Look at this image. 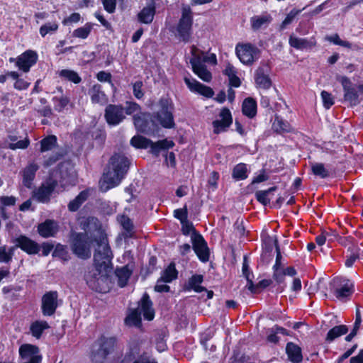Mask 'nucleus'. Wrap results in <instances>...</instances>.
<instances>
[{"mask_svg": "<svg viewBox=\"0 0 363 363\" xmlns=\"http://www.w3.org/2000/svg\"><path fill=\"white\" fill-rule=\"evenodd\" d=\"M57 145V138L55 135H49L40 141V152H47L52 150Z\"/></svg>", "mask_w": 363, "mask_h": 363, "instance_id": "42", "label": "nucleus"}, {"mask_svg": "<svg viewBox=\"0 0 363 363\" xmlns=\"http://www.w3.org/2000/svg\"><path fill=\"white\" fill-rule=\"evenodd\" d=\"M58 306V293L56 291L46 292L42 297L41 309L45 316L52 315Z\"/></svg>", "mask_w": 363, "mask_h": 363, "instance_id": "14", "label": "nucleus"}, {"mask_svg": "<svg viewBox=\"0 0 363 363\" xmlns=\"http://www.w3.org/2000/svg\"><path fill=\"white\" fill-rule=\"evenodd\" d=\"M129 161L126 157L120 154L113 155L109 161V169L104 174V182L107 186L104 191L118 186L129 169Z\"/></svg>", "mask_w": 363, "mask_h": 363, "instance_id": "2", "label": "nucleus"}, {"mask_svg": "<svg viewBox=\"0 0 363 363\" xmlns=\"http://www.w3.org/2000/svg\"><path fill=\"white\" fill-rule=\"evenodd\" d=\"M182 223V233L185 235H188L191 233H193V231H196L194 228V226L191 223H190L188 220L181 223Z\"/></svg>", "mask_w": 363, "mask_h": 363, "instance_id": "57", "label": "nucleus"}, {"mask_svg": "<svg viewBox=\"0 0 363 363\" xmlns=\"http://www.w3.org/2000/svg\"><path fill=\"white\" fill-rule=\"evenodd\" d=\"M155 15V2L152 1L138 13V20L140 23L150 24L152 22Z\"/></svg>", "mask_w": 363, "mask_h": 363, "instance_id": "25", "label": "nucleus"}, {"mask_svg": "<svg viewBox=\"0 0 363 363\" xmlns=\"http://www.w3.org/2000/svg\"><path fill=\"white\" fill-rule=\"evenodd\" d=\"M89 196V190L81 191L73 200L68 203V210L71 212L77 211L80 206L87 200Z\"/></svg>", "mask_w": 363, "mask_h": 363, "instance_id": "30", "label": "nucleus"}, {"mask_svg": "<svg viewBox=\"0 0 363 363\" xmlns=\"http://www.w3.org/2000/svg\"><path fill=\"white\" fill-rule=\"evenodd\" d=\"M21 363H40L42 355L39 348L33 345L24 344L19 348Z\"/></svg>", "mask_w": 363, "mask_h": 363, "instance_id": "13", "label": "nucleus"}, {"mask_svg": "<svg viewBox=\"0 0 363 363\" xmlns=\"http://www.w3.org/2000/svg\"><path fill=\"white\" fill-rule=\"evenodd\" d=\"M88 94L90 96L91 101L93 104L105 105L108 102V97L103 91L101 84H94L89 89Z\"/></svg>", "mask_w": 363, "mask_h": 363, "instance_id": "24", "label": "nucleus"}, {"mask_svg": "<svg viewBox=\"0 0 363 363\" xmlns=\"http://www.w3.org/2000/svg\"><path fill=\"white\" fill-rule=\"evenodd\" d=\"M16 247L28 255H37L40 250V245L37 242L24 235L16 237Z\"/></svg>", "mask_w": 363, "mask_h": 363, "instance_id": "17", "label": "nucleus"}, {"mask_svg": "<svg viewBox=\"0 0 363 363\" xmlns=\"http://www.w3.org/2000/svg\"><path fill=\"white\" fill-rule=\"evenodd\" d=\"M145 319L152 320L155 317L152 302L147 294L145 293L139 302V306L134 309L125 318V323L135 327L141 326V314Z\"/></svg>", "mask_w": 363, "mask_h": 363, "instance_id": "5", "label": "nucleus"}, {"mask_svg": "<svg viewBox=\"0 0 363 363\" xmlns=\"http://www.w3.org/2000/svg\"><path fill=\"white\" fill-rule=\"evenodd\" d=\"M30 141L28 138L19 140L15 143H10L9 147L11 150L26 149L29 145Z\"/></svg>", "mask_w": 363, "mask_h": 363, "instance_id": "53", "label": "nucleus"}, {"mask_svg": "<svg viewBox=\"0 0 363 363\" xmlns=\"http://www.w3.org/2000/svg\"><path fill=\"white\" fill-rule=\"evenodd\" d=\"M59 28V24L56 21L46 22L40 28L39 33L44 38L45 35L55 33Z\"/></svg>", "mask_w": 363, "mask_h": 363, "instance_id": "38", "label": "nucleus"}, {"mask_svg": "<svg viewBox=\"0 0 363 363\" xmlns=\"http://www.w3.org/2000/svg\"><path fill=\"white\" fill-rule=\"evenodd\" d=\"M203 281V277L201 274L193 275L188 281L187 289H193L197 293L206 291V289L200 284Z\"/></svg>", "mask_w": 363, "mask_h": 363, "instance_id": "37", "label": "nucleus"}, {"mask_svg": "<svg viewBox=\"0 0 363 363\" xmlns=\"http://www.w3.org/2000/svg\"><path fill=\"white\" fill-rule=\"evenodd\" d=\"M58 230V224L53 220H46L45 222L40 223L38 226L39 235L45 238L55 237Z\"/></svg>", "mask_w": 363, "mask_h": 363, "instance_id": "23", "label": "nucleus"}, {"mask_svg": "<svg viewBox=\"0 0 363 363\" xmlns=\"http://www.w3.org/2000/svg\"><path fill=\"white\" fill-rule=\"evenodd\" d=\"M91 29L92 25L91 23H86L84 26L75 29L72 33V36L85 39L90 34Z\"/></svg>", "mask_w": 363, "mask_h": 363, "instance_id": "46", "label": "nucleus"}, {"mask_svg": "<svg viewBox=\"0 0 363 363\" xmlns=\"http://www.w3.org/2000/svg\"><path fill=\"white\" fill-rule=\"evenodd\" d=\"M59 76L74 84H79L82 81L79 74L70 69H62L59 72Z\"/></svg>", "mask_w": 363, "mask_h": 363, "instance_id": "44", "label": "nucleus"}, {"mask_svg": "<svg viewBox=\"0 0 363 363\" xmlns=\"http://www.w3.org/2000/svg\"><path fill=\"white\" fill-rule=\"evenodd\" d=\"M277 186H272L267 190L264 191H257L255 193V197L257 200L263 204L264 206H267L270 203L269 195L272 194L274 191L277 190Z\"/></svg>", "mask_w": 363, "mask_h": 363, "instance_id": "40", "label": "nucleus"}, {"mask_svg": "<svg viewBox=\"0 0 363 363\" xmlns=\"http://www.w3.org/2000/svg\"><path fill=\"white\" fill-rule=\"evenodd\" d=\"M193 25V11L189 5H182V15L179 20L177 31L182 41L189 42Z\"/></svg>", "mask_w": 363, "mask_h": 363, "instance_id": "8", "label": "nucleus"}, {"mask_svg": "<svg viewBox=\"0 0 363 363\" xmlns=\"http://www.w3.org/2000/svg\"><path fill=\"white\" fill-rule=\"evenodd\" d=\"M194 72L203 81L209 82L212 79L211 73L202 62L201 58L195 57L190 60Z\"/></svg>", "mask_w": 363, "mask_h": 363, "instance_id": "21", "label": "nucleus"}, {"mask_svg": "<svg viewBox=\"0 0 363 363\" xmlns=\"http://www.w3.org/2000/svg\"><path fill=\"white\" fill-rule=\"evenodd\" d=\"M247 168L245 164H238L233 169V178L238 181L245 179L247 177Z\"/></svg>", "mask_w": 363, "mask_h": 363, "instance_id": "41", "label": "nucleus"}, {"mask_svg": "<svg viewBox=\"0 0 363 363\" xmlns=\"http://www.w3.org/2000/svg\"><path fill=\"white\" fill-rule=\"evenodd\" d=\"M164 128H172L175 123L172 110H169L165 103L162 102L161 109L154 116Z\"/></svg>", "mask_w": 363, "mask_h": 363, "instance_id": "19", "label": "nucleus"}, {"mask_svg": "<svg viewBox=\"0 0 363 363\" xmlns=\"http://www.w3.org/2000/svg\"><path fill=\"white\" fill-rule=\"evenodd\" d=\"M80 18L81 16L79 13H73L67 18H65L63 20L62 23L63 25L67 26L74 23H77L80 21Z\"/></svg>", "mask_w": 363, "mask_h": 363, "instance_id": "59", "label": "nucleus"}, {"mask_svg": "<svg viewBox=\"0 0 363 363\" xmlns=\"http://www.w3.org/2000/svg\"><path fill=\"white\" fill-rule=\"evenodd\" d=\"M321 97L323 99V106L325 108H330L334 104V99L331 94L326 91L321 92Z\"/></svg>", "mask_w": 363, "mask_h": 363, "instance_id": "52", "label": "nucleus"}, {"mask_svg": "<svg viewBox=\"0 0 363 363\" xmlns=\"http://www.w3.org/2000/svg\"><path fill=\"white\" fill-rule=\"evenodd\" d=\"M289 45L297 50H304L312 48L316 45L314 38L310 40L306 38H300L294 35H291L289 40Z\"/></svg>", "mask_w": 363, "mask_h": 363, "instance_id": "28", "label": "nucleus"}, {"mask_svg": "<svg viewBox=\"0 0 363 363\" xmlns=\"http://www.w3.org/2000/svg\"><path fill=\"white\" fill-rule=\"evenodd\" d=\"M192 247L199 259L202 262H206L209 259L210 252L207 243L201 234L196 231H193L191 235Z\"/></svg>", "mask_w": 363, "mask_h": 363, "instance_id": "12", "label": "nucleus"}, {"mask_svg": "<svg viewBox=\"0 0 363 363\" xmlns=\"http://www.w3.org/2000/svg\"><path fill=\"white\" fill-rule=\"evenodd\" d=\"M102 4L107 12L112 13L115 11L116 0H102Z\"/></svg>", "mask_w": 363, "mask_h": 363, "instance_id": "56", "label": "nucleus"}, {"mask_svg": "<svg viewBox=\"0 0 363 363\" xmlns=\"http://www.w3.org/2000/svg\"><path fill=\"white\" fill-rule=\"evenodd\" d=\"M219 117L220 118V120H216L213 122V133L216 134L226 131L227 128L233 123L230 111L227 108L221 109Z\"/></svg>", "mask_w": 363, "mask_h": 363, "instance_id": "18", "label": "nucleus"}, {"mask_svg": "<svg viewBox=\"0 0 363 363\" xmlns=\"http://www.w3.org/2000/svg\"><path fill=\"white\" fill-rule=\"evenodd\" d=\"M359 257V253L357 252H351L350 255L347 256L345 260V266L347 267H351L354 262L358 259Z\"/></svg>", "mask_w": 363, "mask_h": 363, "instance_id": "60", "label": "nucleus"}, {"mask_svg": "<svg viewBox=\"0 0 363 363\" xmlns=\"http://www.w3.org/2000/svg\"><path fill=\"white\" fill-rule=\"evenodd\" d=\"M142 87H143V82L141 81H138L134 83L133 84V94L134 96L140 99H141L144 94L142 91Z\"/></svg>", "mask_w": 363, "mask_h": 363, "instance_id": "58", "label": "nucleus"}, {"mask_svg": "<svg viewBox=\"0 0 363 363\" xmlns=\"http://www.w3.org/2000/svg\"><path fill=\"white\" fill-rule=\"evenodd\" d=\"M52 101L55 104V110L57 112H62L69 103V98L66 96H62L60 97L55 96L52 98Z\"/></svg>", "mask_w": 363, "mask_h": 363, "instance_id": "48", "label": "nucleus"}, {"mask_svg": "<svg viewBox=\"0 0 363 363\" xmlns=\"http://www.w3.org/2000/svg\"><path fill=\"white\" fill-rule=\"evenodd\" d=\"M112 267L105 266H94L89 267L84 274V279L90 289L99 292L106 293L109 289L108 274Z\"/></svg>", "mask_w": 363, "mask_h": 363, "instance_id": "3", "label": "nucleus"}, {"mask_svg": "<svg viewBox=\"0 0 363 363\" xmlns=\"http://www.w3.org/2000/svg\"><path fill=\"white\" fill-rule=\"evenodd\" d=\"M96 78L99 82L111 83V74L109 72L101 71L97 73Z\"/></svg>", "mask_w": 363, "mask_h": 363, "instance_id": "62", "label": "nucleus"}, {"mask_svg": "<svg viewBox=\"0 0 363 363\" xmlns=\"http://www.w3.org/2000/svg\"><path fill=\"white\" fill-rule=\"evenodd\" d=\"M163 281L161 280V278H160L157 280V284L155 286V291L157 292H168L170 289V287L162 283Z\"/></svg>", "mask_w": 363, "mask_h": 363, "instance_id": "64", "label": "nucleus"}, {"mask_svg": "<svg viewBox=\"0 0 363 363\" xmlns=\"http://www.w3.org/2000/svg\"><path fill=\"white\" fill-rule=\"evenodd\" d=\"M286 353L292 363H301L303 360L301 348L294 342L286 344Z\"/></svg>", "mask_w": 363, "mask_h": 363, "instance_id": "26", "label": "nucleus"}, {"mask_svg": "<svg viewBox=\"0 0 363 363\" xmlns=\"http://www.w3.org/2000/svg\"><path fill=\"white\" fill-rule=\"evenodd\" d=\"M149 115L146 113L136 114L133 116L134 125L138 131L145 134H150L152 130L149 126Z\"/></svg>", "mask_w": 363, "mask_h": 363, "instance_id": "27", "label": "nucleus"}, {"mask_svg": "<svg viewBox=\"0 0 363 363\" xmlns=\"http://www.w3.org/2000/svg\"><path fill=\"white\" fill-rule=\"evenodd\" d=\"M270 69L267 64H262L255 71V80L259 88L269 89L272 86V80L269 73Z\"/></svg>", "mask_w": 363, "mask_h": 363, "instance_id": "16", "label": "nucleus"}, {"mask_svg": "<svg viewBox=\"0 0 363 363\" xmlns=\"http://www.w3.org/2000/svg\"><path fill=\"white\" fill-rule=\"evenodd\" d=\"M104 118L108 124L118 125L125 118L124 109L122 106L109 104L106 107Z\"/></svg>", "mask_w": 363, "mask_h": 363, "instance_id": "15", "label": "nucleus"}, {"mask_svg": "<svg viewBox=\"0 0 363 363\" xmlns=\"http://www.w3.org/2000/svg\"><path fill=\"white\" fill-rule=\"evenodd\" d=\"M116 339L102 336L93 345L91 359L95 363H103L114 350Z\"/></svg>", "mask_w": 363, "mask_h": 363, "instance_id": "6", "label": "nucleus"}, {"mask_svg": "<svg viewBox=\"0 0 363 363\" xmlns=\"http://www.w3.org/2000/svg\"><path fill=\"white\" fill-rule=\"evenodd\" d=\"M184 82L188 88L193 92L198 93L207 98H211L213 96L214 92L211 87L201 84L195 79L185 77Z\"/></svg>", "mask_w": 363, "mask_h": 363, "instance_id": "22", "label": "nucleus"}, {"mask_svg": "<svg viewBox=\"0 0 363 363\" xmlns=\"http://www.w3.org/2000/svg\"><path fill=\"white\" fill-rule=\"evenodd\" d=\"M344 98L352 106H357L359 104V95L353 88L344 91Z\"/></svg>", "mask_w": 363, "mask_h": 363, "instance_id": "47", "label": "nucleus"}, {"mask_svg": "<svg viewBox=\"0 0 363 363\" xmlns=\"http://www.w3.org/2000/svg\"><path fill=\"white\" fill-rule=\"evenodd\" d=\"M174 216L175 218L179 219L181 223L187 220V208L185 206L183 208H178L174 210Z\"/></svg>", "mask_w": 363, "mask_h": 363, "instance_id": "54", "label": "nucleus"}, {"mask_svg": "<svg viewBox=\"0 0 363 363\" xmlns=\"http://www.w3.org/2000/svg\"><path fill=\"white\" fill-rule=\"evenodd\" d=\"M272 21V17L269 15L255 16L250 18L252 28L257 30L264 26H267Z\"/></svg>", "mask_w": 363, "mask_h": 363, "instance_id": "35", "label": "nucleus"}, {"mask_svg": "<svg viewBox=\"0 0 363 363\" xmlns=\"http://www.w3.org/2000/svg\"><path fill=\"white\" fill-rule=\"evenodd\" d=\"M38 166L35 163H30L23 170V184L25 186L30 188Z\"/></svg>", "mask_w": 363, "mask_h": 363, "instance_id": "29", "label": "nucleus"}, {"mask_svg": "<svg viewBox=\"0 0 363 363\" xmlns=\"http://www.w3.org/2000/svg\"><path fill=\"white\" fill-rule=\"evenodd\" d=\"M235 52L240 60L245 65H252L258 59L260 52L257 48L250 43L237 45Z\"/></svg>", "mask_w": 363, "mask_h": 363, "instance_id": "11", "label": "nucleus"}, {"mask_svg": "<svg viewBox=\"0 0 363 363\" xmlns=\"http://www.w3.org/2000/svg\"><path fill=\"white\" fill-rule=\"evenodd\" d=\"M119 220L123 229L126 231L125 237L131 238L133 235L134 229L132 220L126 216H121Z\"/></svg>", "mask_w": 363, "mask_h": 363, "instance_id": "45", "label": "nucleus"}, {"mask_svg": "<svg viewBox=\"0 0 363 363\" xmlns=\"http://www.w3.org/2000/svg\"><path fill=\"white\" fill-rule=\"evenodd\" d=\"M50 328L49 324L45 320H35L31 323L30 331L33 337L39 339L43 331Z\"/></svg>", "mask_w": 363, "mask_h": 363, "instance_id": "32", "label": "nucleus"}, {"mask_svg": "<svg viewBox=\"0 0 363 363\" xmlns=\"http://www.w3.org/2000/svg\"><path fill=\"white\" fill-rule=\"evenodd\" d=\"M273 127L277 132H289L291 130L289 122L278 116L275 118Z\"/></svg>", "mask_w": 363, "mask_h": 363, "instance_id": "49", "label": "nucleus"}, {"mask_svg": "<svg viewBox=\"0 0 363 363\" xmlns=\"http://www.w3.org/2000/svg\"><path fill=\"white\" fill-rule=\"evenodd\" d=\"M267 340L268 342L277 344L279 341V337L277 335V333L274 332V330L272 328H269L267 330Z\"/></svg>", "mask_w": 363, "mask_h": 363, "instance_id": "61", "label": "nucleus"}, {"mask_svg": "<svg viewBox=\"0 0 363 363\" xmlns=\"http://www.w3.org/2000/svg\"><path fill=\"white\" fill-rule=\"evenodd\" d=\"M94 225L96 227L99 225V220L94 217L87 218L82 223V229L85 233L71 232L69 236L70 248L74 255L82 259H87L91 257V245L93 239H90L87 232L90 230L89 225Z\"/></svg>", "mask_w": 363, "mask_h": 363, "instance_id": "1", "label": "nucleus"}, {"mask_svg": "<svg viewBox=\"0 0 363 363\" xmlns=\"http://www.w3.org/2000/svg\"><path fill=\"white\" fill-rule=\"evenodd\" d=\"M94 242L96 243L94 254V264L99 267H112L111 259L113 255L106 235L99 230L96 234L94 235Z\"/></svg>", "mask_w": 363, "mask_h": 363, "instance_id": "4", "label": "nucleus"}, {"mask_svg": "<svg viewBox=\"0 0 363 363\" xmlns=\"http://www.w3.org/2000/svg\"><path fill=\"white\" fill-rule=\"evenodd\" d=\"M242 113L249 118H253L257 113V104L252 98H247L244 100L242 106Z\"/></svg>", "mask_w": 363, "mask_h": 363, "instance_id": "33", "label": "nucleus"}, {"mask_svg": "<svg viewBox=\"0 0 363 363\" xmlns=\"http://www.w3.org/2000/svg\"><path fill=\"white\" fill-rule=\"evenodd\" d=\"M326 40L333 43L335 45H340L344 48H351L352 45L350 42L346 40H342L340 38L337 34H334L333 35L327 36Z\"/></svg>", "mask_w": 363, "mask_h": 363, "instance_id": "50", "label": "nucleus"}, {"mask_svg": "<svg viewBox=\"0 0 363 363\" xmlns=\"http://www.w3.org/2000/svg\"><path fill=\"white\" fill-rule=\"evenodd\" d=\"M311 172L316 177L325 179L330 176V171L321 162H310Z\"/></svg>", "mask_w": 363, "mask_h": 363, "instance_id": "31", "label": "nucleus"}, {"mask_svg": "<svg viewBox=\"0 0 363 363\" xmlns=\"http://www.w3.org/2000/svg\"><path fill=\"white\" fill-rule=\"evenodd\" d=\"M58 182L52 177H49L41 185L33 192V198L40 203H48L51 196L57 187Z\"/></svg>", "mask_w": 363, "mask_h": 363, "instance_id": "10", "label": "nucleus"}, {"mask_svg": "<svg viewBox=\"0 0 363 363\" xmlns=\"http://www.w3.org/2000/svg\"><path fill=\"white\" fill-rule=\"evenodd\" d=\"M274 274L273 277L276 280V281L279 284H281L284 281L285 273L284 269L281 268H273Z\"/></svg>", "mask_w": 363, "mask_h": 363, "instance_id": "55", "label": "nucleus"}, {"mask_svg": "<svg viewBox=\"0 0 363 363\" xmlns=\"http://www.w3.org/2000/svg\"><path fill=\"white\" fill-rule=\"evenodd\" d=\"M330 285L333 293L340 301H345L354 292V284L344 277L335 278Z\"/></svg>", "mask_w": 363, "mask_h": 363, "instance_id": "9", "label": "nucleus"}, {"mask_svg": "<svg viewBox=\"0 0 363 363\" xmlns=\"http://www.w3.org/2000/svg\"><path fill=\"white\" fill-rule=\"evenodd\" d=\"M272 284V281L270 279H262L259 281L257 284H254L252 279H249V283L247 285V288L250 290L252 294H257L262 289H265L269 286Z\"/></svg>", "mask_w": 363, "mask_h": 363, "instance_id": "43", "label": "nucleus"}, {"mask_svg": "<svg viewBox=\"0 0 363 363\" xmlns=\"http://www.w3.org/2000/svg\"><path fill=\"white\" fill-rule=\"evenodd\" d=\"M347 332L348 328L345 325L335 326L328 331L325 340L328 342H331L335 339L346 334Z\"/></svg>", "mask_w": 363, "mask_h": 363, "instance_id": "36", "label": "nucleus"}, {"mask_svg": "<svg viewBox=\"0 0 363 363\" xmlns=\"http://www.w3.org/2000/svg\"><path fill=\"white\" fill-rule=\"evenodd\" d=\"M67 254L65 246L57 244L52 252V256L66 261L67 260Z\"/></svg>", "mask_w": 363, "mask_h": 363, "instance_id": "51", "label": "nucleus"}, {"mask_svg": "<svg viewBox=\"0 0 363 363\" xmlns=\"http://www.w3.org/2000/svg\"><path fill=\"white\" fill-rule=\"evenodd\" d=\"M38 60V55L33 50H27L17 58V67L24 72H28L30 68L34 65Z\"/></svg>", "mask_w": 363, "mask_h": 363, "instance_id": "20", "label": "nucleus"}, {"mask_svg": "<svg viewBox=\"0 0 363 363\" xmlns=\"http://www.w3.org/2000/svg\"><path fill=\"white\" fill-rule=\"evenodd\" d=\"M130 144L136 148L147 149L150 147V152L155 155H158L162 150H168L174 145L172 140L164 139L153 143L142 135L133 137L130 140Z\"/></svg>", "mask_w": 363, "mask_h": 363, "instance_id": "7", "label": "nucleus"}, {"mask_svg": "<svg viewBox=\"0 0 363 363\" xmlns=\"http://www.w3.org/2000/svg\"><path fill=\"white\" fill-rule=\"evenodd\" d=\"M132 274V271L129 269L128 266H124L116 270V275L118 277V284L121 287H124Z\"/></svg>", "mask_w": 363, "mask_h": 363, "instance_id": "34", "label": "nucleus"}, {"mask_svg": "<svg viewBox=\"0 0 363 363\" xmlns=\"http://www.w3.org/2000/svg\"><path fill=\"white\" fill-rule=\"evenodd\" d=\"M16 198L13 196H3L0 197V203L5 206H14L16 203Z\"/></svg>", "mask_w": 363, "mask_h": 363, "instance_id": "63", "label": "nucleus"}, {"mask_svg": "<svg viewBox=\"0 0 363 363\" xmlns=\"http://www.w3.org/2000/svg\"><path fill=\"white\" fill-rule=\"evenodd\" d=\"M177 271L175 268V264L174 263H171L162 272L161 276V280L165 283H169L177 279Z\"/></svg>", "mask_w": 363, "mask_h": 363, "instance_id": "39", "label": "nucleus"}]
</instances>
